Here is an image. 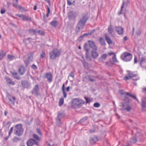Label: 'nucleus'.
Here are the masks:
<instances>
[{"label": "nucleus", "mask_w": 146, "mask_h": 146, "mask_svg": "<svg viewBox=\"0 0 146 146\" xmlns=\"http://www.w3.org/2000/svg\"><path fill=\"white\" fill-rule=\"evenodd\" d=\"M88 43H86V45L89 47L90 50V52H91V56L94 58H97L99 56L98 52L96 51L98 48L95 44V42L93 41L88 40Z\"/></svg>", "instance_id": "f257e3e1"}, {"label": "nucleus", "mask_w": 146, "mask_h": 146, "mask_svg": "<svg viewBox=\"0 0 146 146\" xmlns=\"http://www.w3.org/2000/svg\"><path fill=\"white\" fill-rule=\"evenodd\" d=\"M61 54L60 52L57 49H54L49 53L50 58L54 60L57 57H59Z\"/></svg>", "instance_id": "f03ea898"}, {"label": "nucleus", "mask_w": 146, "mask_h": 146, "mask_svg": "<svg viewBox=\"0 0 146 146\" xmlns=\"http://www.w3.org/2000/svg\"><path fill=\"white\" fill-rule=\"evenodd\" d=\"M5 99L8 103L9 105L11 107L15 105V100L16 99L15 96H12L11 94H8L6 96Z\"/></svg>", "instance_id": "7ed1b4c3"}, {"label": "nucleus", "mask_w": 146, "mask_h": 146, "mask_svg": "<svg viewBox=\"0 0 146 146\" xmlns=\"http://www.w3.org/2000/svg\"><path fill=\"white\" fill-rule=\"evenodd\" d=\"M15 128L14 130L15 134L19 136L22 135L23 131L22 125L21 124H17L15 126Z\"/></svg>", "instance_id": "20e7f679"}, {"label": "nucleus", "mask_w": 146, "mask_h": 146, "mask_svg": "<svg viewBox=\"0 0 146 146\" xmlns=\"http://www.w3.org/2000/svg\"><path fill=\"white\" fill-rule=\"evenodd\" d=\"M132 57V54L130 53L125 52L121 56V58L124 61L128 62L131 60Z\"/></svg>", "instance_id": "39448f33"}, {"label": "nucleus", "mask_w": 146, "mask_h": 146, "mask_svg": "<svg viewBox=\"0 0 146 146\" xmlns=\"http://www.w3.org/2000/svg\"><path fill=\"white\" fill-rule=\"evenodd\" d=\"M72 101L73 104L74 105H76L79 108L81 107L83 104L85 103L84 100L79 98H74L72 100Z\"/></svg>", "instance_id": "423d86ee"}, {"label": "nucleus", "mask_w": 146, "mask_h": 146, "mask_svg": "<svg viewBox=\"0 0 146 146\" xmlns=\"http://www.w3.org/2000/svg\"><path fill=\"white\" fill-rule=\"evenodd\" d=\"M33 54L31 52L29 53L27 55V58H26L24 60V62L25 64L26 67H27L29 65L30 62H32L33 60Z\"/></svg>", "instance_id": "0eeeda50"}, {"label": "nucleus", "mask_w": 146, "mask_h": 146, "mask_svg": "<svg viewBox=\"0 0 146 146\" xmlns=\"http://www.w3.org/2000/svg\"><path fill=\"white\" fill-rule=\"evenodd\" d=\"M85 23L79 21L76 27V34H78V33L80 32L81 29H82L84 27Z\"/></svg>", "instance_id": "6e6552de"}, {"label": "nucleus", "mask_w": 146, "mask_h": 146, "mask_svg": "<svg viewBox=\"0 0 146 146\" xmlns=\"http://www.w3.org/2000/svg\"><path fill=\"white\" fill-rule=\"evenodd\" d=\"M84 50L86 51V58L88 61L92 60V58L90 55V50L89 47L85 44L84 46Z\"/></svg>", "instance_id": "1a4fd4ad"}, {"label": "nucleus", "mask_w": 146, "mask_h": 146, "mask_svg": "<svg viewBox=\"0 0 146 146\" xmlns=\"http://www.w3.org/2000/svg\"><path fill=\"white\" fill-rule=\"evenodd\" d=\"M31 94L36 97H38L40 95L38 85H35L33 90L31 91Z\"/></svg>", "instance_id": "9d476101"}, {"label": "nucleus", "mask_w": 146, "mask_h": 146, "mask_svg": "<svg viewBox=\"0 0 146 146\" xmlns=\"http://www.w3.org/2000/svg\"><path fill=\"white\" fill-rule=\"evenodd\" d=\"M65 116V114L63 113L58 112L57 113V116L56 118V123L58 125H60L62 123L61 119L64 117Z\"/></svg>", "instance_id": "9b49d317"}, {"label": "nucleus", "mask_w": 146, "mask_h": 146, "mask_svg": "<svg viewBox=\"0 0 146 146\" xmlns=\"http://www.w3.org/2000/svg\"><path fill=\"white\" fill-rule=\"evenodd\" d=\"M77 15V13L74 11H70L68 13V19L70 20H74Z\"/></svg>", "instance_id": "f8f14e48"}, {"label": "nucleus", "mask_w": 146, "mask_h": 146, "mask_svg": "<svg viewBox=\"0 0 146 146\" xmlns=\"http://www.w3.org/2000/svg\"><path fill=\"white\" fill-rule=\"evenodd\" d=\"M121 110H124L127 112L130 111L131 109V107L129 106L128 104L125 102L122 103Z\"/></svg>", "instance_id": "ddd939ff"}, {"label": "nucleus", "mask_w": 146, "mask_h": 146, "mask_svg": "<svg viewBox=\"0 0 146 146\" xmlns=\"http://www.w3.org/2000/svg\"><path fill=\"white\" fill-rule=\"evenodd\" d=\"M100 140L97 135H94L90 137L89 141L90 144L92 145L95 144L97 141H99Z\"/></svg>", "instance_id": "4468645a"}, {"label": "nucleus", "mask_w": 146, "mask_h": 146, "mask_svg": "<svg viewBox=\"0 0 146 146\" xmlns=\"http://www.w3.org/2000/svg\"><path fill=\"white\" fill-rule=\"evenodd\" d=\"M21 85L24 88L29 89L30 87V84L29 82L27 80H24L21 81Z\"/></svg>", "instance_id": "2eb2a0df"}, {"label": "nucleus", "mask_w": 146, "mask_h": 146, "mask_svg": "<svg viewBox=\"0 0 146 146\" xmlns=\"http://www.w3.org/2000/svg\"><path fill=\"white\" fill-rule=\"evenodd\" d=\"M44 78H46L47 79V81L49 83H50L52 80V74L50 72L46 73L45 74Z\"/></svg>", "instance_id": "dca6fc26"}, {"label": "nucleus", "mask_w": 146, "mask_h": 146, "mask_svg": "<svg viewBox=\"0 0 146 146\" xmlns=\"http://www.w3.org/2000/svg\"><path fill=\"white\" fill-rule=\"evenodd\" d=\"M26 70L25 67L23 65H21L18 70V72L21 75H23Z\"/></svg>", "instance_id": "f3484780"}, {"label": "nucleus", "mask_w": 146, "mask_h": 146, "mask_svg": "<svg viewBox=\"0 0 146 146\" xmlns=\"http://www.w3.org/2000/svg\"><path fill=\"white\" fill-rule=\"evenodd\" d=\"M88 19V14L87 13H83L82 18L80 21L86 23Z\"/></svg>", "instance_id": "a211bd4d"}, {"label": "nucleus", "mask_w": 146, "mask_h": 146, "mask_svg": "<svg viewBox=\"0 0 146 146\" xmlns=\"http://www.w3.org/2000/svg\"><path fill=\"white\" fill-rule=\"evenodd\" d=\"M104 36L106 40L109 44H112V41L109 35L107 33L104 34Z\"/></svg>", "instance_id": "6ab92c4d"}, {"label": "nucleus", "mask_w": 146, "mask_h": 146, "mask_svg": "<svg viewBox=\"0 0 146 146\" xmlns=\"http://www.w3.org/2000/svg\"><path fill=\"white\" fill-rule=\"evenodd\" d=\"M116 32L119 35H121L123 32V29L121 27H115Z\"/></svg>", "instance_id": "aec40b11"}, {"label": "nucleus", "mask_w": 146, "mask_h": 146, "mask_svg": "<svg viewBox=\"0 0 146 146\" xmlns=\"http://www.w3.org/2000/svg\"><path fill=\"white\" fill-rule=\"evenodd\" d=\"M136 137L137 139V141L139 142L142 141L144 140V139L142 134L140 133H137L136 135Z\"/></svg>", "instance_id": "412c9836"}, {"label": "nucleus", "mask_w": 146, "mask_h": 146, "mask_svg": "<svg viewBox=\"0 0 146 146\" xmlns=\"http://www.w3.org/2000/svg\"><path fill=\"white\" fill-rule=\"evenodd\" d=\"M58 22L56 20H53L50 22V24L53 27L55 28L58 25Z\"/></svg>", "instance_id": "4be33fe9"}, {"label": "nucleus", "mask_w": 146, "mask_h": 146, "mask_svg": "<svg viewBox=\"0 0 146 146\" xmlns=\"http://www.w3.org/2000/svg\"><path fill=\"white\" fill-rule=\"evenodd\" d=\"M34 140L33 139H30L27 142V146H33L34 145Z\"/></svg>", "instance_id": "5701e85b"}, {"label": "nucleus", "mask_w": 146, "mask_h": 146, "mask_svg": "<svg viewBox=\"0 0 146 146\" xmlns=\"http://www.w3.org/2000/svg\"><path fill=\"white\" fill-rule=\"evenodd\" d=\"M128 2L127 3H126L125 2V1L124 0H123V2L122 4L121 7V9L120 11L119 12H118V14L119 15L120 14H122V11L123 10V9L124 8V5L125 4H126V6H127V5Z\"/></svg>", "instance_id": "b1692460"}, {"label": "nucleus", "mask_w": 146, "mask_h": 146, "mask_svg": "<svg viewBox=\"0 0 146 146\" xmlns=\"http://www.w3.org/2000/svg\"><path fill=\"white\" fill-rule=\"evenodd\" d=\"M124 94H125L127 96H128L133 99L136 100L138 102H139V100L136 97L135 95H133L132 94H130L129 92H125Z\"/></svg>", "instance_id": "393cba45"}, {"label": "nucleus", "mask_w": 146, "mask_h": 146, "mask_svg": "<svg viewBox=\"0 0 146 146\" xmlns=\"http://www.w3.org/2000/svg\"><path fill=\"white\" fill-rule=\"evenodd\" d=\"M28 32L31 35H36L37 33L36 30L33 29H29Z\"/></svg>", "instance_id": "a878e982"}, {"label": "nucleus", "mask_w": 146, "mask_h": 146, "mask_svg": "<svg viewBox=\"0 0 146 146\" xmlns=\"http://www.w3.org/2000/svg\"><path fill=\"white\" fill-rule=\"evenodd\" d=\"M11 73L13 76L14 78H16L18 80L21 79V78L19 76L17 75V72H11Z\"/></svg>", "instance_id": "bb28decb"}, {"label": "nucleus", "mask_w": 146, "mask_h": 146, "mask_svg": "<svg viewBox=\"0 0 146 146\" xmlns=\"http://www.w3.org/2000/svg\"><path fill=\"white\" fill-rule=\"evenodd\" d=\"M88 118V117L85 116L83 117L78 122V123L82 124L83 125H84L85 121H86Z\"/></svg>", "instance_id": "cd10ccee"}, {"label": "nucleus", "mask_w": 146, "mask_h": 146, "mask_svg": "<svg viewBox=\"0 0 146 146\" xmlns=\"http://www.w3.org/2000/svg\"><path fill=\"white\" fill-rule=\"evenodd\" d=\"M6 52L1 50L0 51V60H2L6 54Z\"/></svg>", "instance_id": "c85d7f7f"}, {"label": "nucleus", "mask_w": 146, "mask_h": 146, "mask_svg": "<svg viewBox=\"0 0 146 146\" xmlns=\"http://www.w3.org/2000/svg\"><path fill=\"white\" fill-rule=\"evenodd\" d=\"M82 62L84 68L86 69H88L89 68L88 64L86 62L85 59L82 60Z\"/></svg>", "instance_id": "c756f323"}, {"label": "nucleus", "mask_w": 146, "mask_h": 146, "mask_svg": "<svg viewBox=\"0 0 146 146\" xmlns=\"http://www.w3.org/2000/svg\"><path fill=\"white\" fill-rule=\"evenodd\" d=\"M107 56V55L106 54H104L101 55L100 57L99 58V61H102L103 60H105Z\"/></svg>", "instance_id": "7c9ffc66"}, {"label": "nucleus", "mask_w": 146, "mask_h": 146, "mask_svg": "<svg viewBox=\"0 0 146 146\" xmlns=\"http://www.w3.org/2000/svg\"><path fill=\"white\" fill-rule=\"evenodd\" d=\"M62 90L63 94L64 97V98H66L67 97V93L65 91V85L64 83L63 84H62Z\"/></svg>", "instance_id": "2f4dec72"}, {"label": "nucleus", "mask_w": 146, "mask_h": 146, "mask_svg": "<svg viewBox=\"0 0 146 146\" xmlns=\"http://www.w3.org/2000/svg\"><path fill=\"white\" fill-rule=\"evenodd\" d=\"M146 61V58H145L142 57L140 60V65L141 67H142V65L145 64Z\"/></svg>", "instance_id": "473e14b6"}, {"label": "nucleus", "mask_w": 146, "mask_h": 146, "mask_svg": "<svg viewBox=\"0 0 146 146\" xmlns=\"http://www.w3.org/2000/svg\"><path fill=\"white\" fill-rule=\"evenodd\" d=\"M130 141L131 143L134 144L137 141V139L135 136L131 138L130 139Z\"/></svg>", "instance_id": "72a5a7b5"}, {"label": "nucleus", "mask_w": 146, "mask_h": 146, "mask_svg": "<svg viewBox=\"0 0 146 146\" xmlns=\"http://www.w3.org/2000/svg\"><path fill=\"white\" fill-rule=\"evenodd\" d=\"M108 31L109 33L111 35H112V33L113 32V28L111 25H110L109 26L108 28Z\"/></svg>", "instance_id": "f704fd0d"}, {"label": "nucleus", "mask_w": 146, "mask_h": 146, "mask_svg": "<svg viewBox=\"0 0 146 146\" xmlns=\"http://www.w3.org/2000/svg\"><path fill=\"white\" fill-rule=\"evenodd\" d=\"M6 80L7 82L9 84H11L12 85H15V83L14 82L12 81L11 79L9 77L6 78Z\"/></svg>", "instance_id": "c9c22d12"}, {"label": "nucleus", "mask_w": 146, "mask_h": 146, "mask_svg": "<svg viewBox=\"0 0 146 146\" xmlns=\"http://www.w3.org/2000/svg\"><path fill=\"white\" fill-rule=\"evenodd\" d=\"M31 17L30 16L25 15L24 21H32Z\"/></svg>", "instance_id": "e433bc0d"}, {"label": "nucleus", "mask_w": 146, "mask_h": 146, "mask_svg": "<svg viewBox=\"0 0 146 146\" xmlns=\"http://www.w3.org/2000/svg\"><path fill=\"white\" fill-rule=\"evenodd\" d=\"M99 41L102 45L105 46L106 43L104 39L102 37H101L99 40Z\"/></svg>", "instance_id": "4c0bfd02"}, {"label": "nucleus", "mask_w": 146, "mask_h": 146, "mask_svg": "<svg viewBox=\"0 0 146 146\" xmlns=\"http://www.w3.org/2000/svg\"><path fill=\"white\" fill-rule=\"evenodd\" d=\"M95 31H96V30L95 29H93L92 30H91L90 33H85L83 34L85 36H88V35H91L95 32Z\"/></svg>", "instance_id": "58836bf2"}, {"label": "nucleus", "mask_w": 146, "mask_h": 146, "mask_svg": "<svg viewBox=\"0 0 146 146\" xmlns=\"http://www.w3.org/2000/svg\"><path fill=\"white\" fill-rule=\"evenodd\" d=\"M64 102V99L63 97L60 98L58 103V105L60 106H61L63 104Z\"/></svg>", "instance_id": "ea45409f"}, {"label": "nucleus", "mask_w": 146, "mask_h": 146, "mask_svg": "<svg viewBox=\"0 0 146 146\" xmlns=\"http://www.w3.org/2000/svg\"><path fill=\"white\" fill-rule=\"evenodd\" d=\"M25 15L23 14H21L20 15L18 14H15V15L19 17L20 19L23 21H24V19Z\"/></svg>", "instance_id": "a19ab883"}, {"label": "nucleus", "mask_w": 146, "mask_h": 146, "mask_svg": "<svg viewBox=\"0 0 146 146\" xmlns=\"http://www.w3.org/2000/svg\"><path fill=\"white\" fill-rule=\"evenodd\" d=\"M124 101L127 104H128L131 101V100L128 97L125 96V99Z\"/></svg>", "instance_id": "79ce46f5"}, {"label": "nucleus", "mask_w": 146, "mask_h": 146, "mask_svg": "<svg viewBox=\"0 0 146 146\" xmlns=\"http://www.w3.org/2000/svg\"><path fill=\"white\" fill-rule=\"evenodd\" d=\"M19 10L21 12L23 11H28V10L26 9L24 7H22L21 5L19 7Z\"/></svg>", "instance_id": "37998d69"}, {"label": "nucleus", "mask_w": 146, "mask_h": 146, "mask_svg": "<svg viewBox=\"0 0 146 146\" xmlns=\"http://www.w3.org/2000/svg\"><path fill=\"white\" fill-rule=\"evenodd\" d=\"M141 105L143 108H146V101L142 100Z\"/></svg>", "instance_id": "c03bdc74"}, {"label": "nucleus", "mask_w": 146, "mask_h": 146, "mask_svg": "<svg viewBox=\"0 0 146 146\" xmlns=\"http://www.w3.org/2000/svg\"><path fill=\"white\" fill-rule=\"evenodd\" d=\"M84 98L86 100V104H89L92 100V99H90L89 98L86 96H85Z\"/></svg>", "instance_id": "a18cd8bd"}, {"label": "nucleus", "mask_w": 146, "mask_h": 146, "mask_svg": "<svg viewBox=\"0 0 146 146\" xmlns=\"http://www.w3.org/2000/svg\"><path fill=\"white\" fill-rule=\"evenodd\" d=\"M33 136L35 140L38 141L40 140V138L36 134H34L33 135Z\"/></svg>", "instance_id": "49530a36"}, {"label": "nucleus", "mask_w": 146, "mask_h": 146, "mask_svg": "<svg viewBox=\"0 0 146 146\" xmlns=\"http://www.w3.org/2000/svg\"><path fill=\"white\" fill-rule=\"evenodd\" d=\"M7 58L10 61L12 60L15 58V57L12 55L10 54H8L7 55Z\"/></svg>", "instance_id": "de8ad7c7"}, {"label": "nucleus", "mask_w": 146, "mask_h": 146, "mask_svg": "<svg viewBox=\"0 0 146 146\" xmlns=\"http://www.w3.org/2000/svg\"><path fill=\"white\" fill-rule=\"evenodd\" d=\"M37 33H38L39 35H40L42 36H43L45 35V33L44 32L41 30H39L37 31Z\"/></svg>", "instance_id": "09e8293b"}, {"label": "nucleus", "mask_w": 146, "mask_h": 146, "mask_svg": "<svg viewBox=\"0 0 146 146\" xmlns=\"http://www.w3.org/2000/svg\"><path fill=\"white\" fill-rule=\"evenodd\" d=\"M33 118L32 117H31V118L30 121H29L28 119H27L26 121V124L29 125H30L31 124V123L33 121Z\"/></svg>", "instance_id": "8fccbe9b"}, {"label": "nucleus", "mask_w": 146, "mask_h": 146, "mask_svg": "<svg viewBox=\"0 0 146 146\" xmlns=\"http://www.w3.org/2000/svg\"><path fill=\"white\" fill-rule=\"evenodd\" d=\"M5 123L4 121L3 122V126H6L7 127H9L10 125H11V122H8L6 124H5Z\"/></svg>", "instance_id": "3c124183"}, {"label": "nucleus", "mask_w": 146, "mask_h": 146, "mask_svg": "<svg viewBox=\"0 0 146 146\" xmlns=\"http://www.w3.org/2000/svg\"><path fill=\"white\" fill-rule=\"evenodd\" d=\"M93 128L92 129H90L89 130V132L90 133H94L96 131V127L95 125H93Z\"/></svg>", "instance_id": "603ef678"}, {"label": "nucleus", "mask_w": 146, "mask_h": 146, "mask_svg": "<svg viewBox=\"0 0 146 146\" xmlns=\"http://www.w3.org/2000/svg\"><path fill=\"white\" fill-rule=\"evenodd\" d=\"M112 59L113 60V62H118V61L116 59V56L115 54H114V55L113 56Z\"/></svg>", "instance_id": "864d4df0"}, {"label": "nucleus", "mask_w": 146, "mask_h": 146, "mask_svg": "<svg viewBox=\"0 0 146 146\" xmlns=\"http://www.w3.org/2000/svg\"><path fill=\"white\" fill-rule=\"evenodd\" d=\"M13 7H15L17 9H19V7L20 6V5H19L18 3H13Z\"/></svg>", "instance_id": "5fc2aeb1"}, {"label": "nucleus", "mask_w": 146, "mask_h": 146, "mask_svg": "<svg viewBox=\"0 0 146 146\" xmlns=\"http://www.w3.org/2000/svg\"><path fill=\"white\" fill-rule=\"evenodd\" d=\"M128 74L130 78H131L135 77L136 76V74H133L131 72H129L128 73Z\"/></svg>", "instance_id": "6e6d98bb"}, {"label": "nucleus", "mask_w": 146, "mask_h": 146, "mask_svg": "<svg viewBox=\"0 0 146 146\" xmlns=\"http://www.w3.org/2000/svg\"><path fill=\"white\" fill-rule=\"evenodd\" d=\"M141 31L140 29H138L137 30L136 33L137 35H140L141 33Z\"/></svg>", "instance_id": "4d7b16f0"}, {"label": "nucleus", "mask_w": 146, "mask_h": 146, "mask_svg": "<svg viewBox=\"0 0 146 146\" xmlns=\"http://www.w3.org/2000/svg\"><path fill=\"white\" fill-rule=\"evenodd\" d=\"M46 7H47V13L46 14V17H48L49 16V14L50 12V10L48 5H47Z\"/></svg>", "instance_id": "13d9d810"}, {"label": "nucleus", "mask_w": 146, "mask_h": 146, "mask_svg": "<svg viewBox=\"0 0 146 146\" xmlns=\"http://www.w3.org/2000/svg\"><path fill=\"white\" fill-rule=\"evenodd\" d=\"M31 68L35 70H36L37 69V66L35 64H32L31 66Z\"/></svg>", "instance_id": "bf43d9fd"}, {"label": "nucleus", "mask_w": 146, "mask_h": 146, "mask_svg": "<svg viewBox=\"0 0 146 146\" xmlns=\"http://www.w3.org/2000/svg\"><path fill=\"white\" fill-rule=\"evenodd\" d=\"M100 104L99 103H95L94 104V106L96 108H98L100 106Z\"/></svg>", "instance_id": "052dcab7"}, {"label": "nucleus", "mask_w": 146, "mask_h": 146, "mask_svg": "<svg viewBox=\"0 0 146 146\" xmlns=\"http://www.w3.org/2000/svg\"><path fill=\"white\" fill-rule=\"evenodd\" d=\"M46 56V54L45 52L43 51H42V53L40 55V57L41 58H42Z\"/></svg>", "instance_id": "680f3d73"}, {"label": "nucleus", "mask_w": 146, "mask_h": 146, "mask_svg": "<svg viewBox=\"0 0 146 146\" xmlns=\"http://www.w3.org/2000/svg\"><path fill=\"white\" fill-rule=\"evenodd\" d=\"M43 21L45 23H46L47 21L46 20V18L45 16V14L44 13H43Z\"/></svg>", "instance_id": "e2e57ef3"}, {"label": "nucleus", "mask_w": 146, "mask_h": 146, "mask_svg": "<svg viewBox=\"0 0 146 146\" xmlns=\"http://www.w3.org/2000/svg\"><path fill=\"white\" fill-rule=\"evenodd\" d=\"M37 132L40 136H41L42 133L40 129L39 128H37Z\"/></svg>", "instance_id": "0e129e2a"}, {"label": "nucleus", "mask_w": 146, "mask_h": 146, "mask_svg": "<svg viewBox=\"0 0 146 146\" xmlns=\"http://www.w3.org/2000/svg\"><path fill=\"white\" fill-rule=\"evenodd\" d=\"M13 129V127H11L9 131V136H10L11 134V133L12 132Z\"/></svg>", "instance_id": "69168bd1"}, {"label": "nucleus", "mask_w": 146, "mask_h": 146, "mask_svg": "<svg viewBox=\"0 0 146 146\" xmlns=\"http://www.w3.org/2000/svg\"><path fill=\"white\" fill-rule=\"evenodd\" d=\"M84 37V34L81 35L79 38L78 39L80 40L81 41Z\"/></svg>", "instance_id": "338daca9"}, {"label": "nucleus", "mask_w": 146, "mask_h": 146, "mask_svg": "<svg viewBox=\"0 0 146 146\" xmlns=\"http://www.w3.org/2000/svg\"><path fill=\"white\" fill-rule=\"evenodd\" d=\"M67 5H68L70 6L72 5V3L69 0H67Z\"/></svg>", "instance_id": "774afa93"}]
</instances>
